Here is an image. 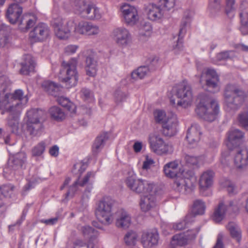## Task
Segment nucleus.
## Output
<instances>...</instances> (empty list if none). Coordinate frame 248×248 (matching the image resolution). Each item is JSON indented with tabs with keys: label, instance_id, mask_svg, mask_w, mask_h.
<instances>
[{
	"label": "nucleus",
	"instance_id": "nucleus-1",
	"mask_svg": "<svg viewBox=\"0 0 248 248\" xmlns=\"http://www.w3.org/2000/svg\"><path fill=\"white\" fill-rule=\"evenodd\" d=\"M10 84L6 76L0 77V110L2 114L9 113L7 124L12 132L16 133L18 131L20 117L27 106L29 97L21 89L10 93Z\"/></svg>",
	"mask_w": 248,
	"mask_h": 248
},
{
	"label": "nucleus",
	"instance_id": "nucleus-2",
	"mask_svg": "<svg viewBox=\"0 0 248 248\" xmlns=\"http://www.w3.org/2000/svg\"><path fill=\"white\" fill-rule=\"evenodd\" d=\"M225 109L227 111L237 110L244 102H248V95L245 94L237 86L228 84L224 92Z\"/></svg>",
	"mask_w": 248,
	"mask_h": 248
},
{
	"label": "nucleus",
	"instance_id": "nucleus-3",
	"mask_svg": "<svg viewBox=\"0 0 248 248\" xmlns=\"http://www.w3.org/2000/svg\"><path fill=\"white\" fill-rule=\"evenodd\" d=\"M199 102L196 111L197 114L205 121L212 122L215 120L219 112L217 102L210 98L205 93H201L198 96Z\"/></svg>",
	"mask_w": 248,
	"mask_h": 248
},
{
	"label": "nucleus",
	"instance_id": "nucleus-4",
	"mask_svg": "<svg viewBox=\"0 0 248 248\" xmlns=\"http://www.w3.org/2000/svg\"><path fill=\"white\" fill-rule=\"evenodd\" d=\"M125 183L131 190L136 193L156 194L157 191V186L154 182L145 179H137L136 174L133 171L128 172Z\"/></svg>",
	"mask_w": 248,
	"mask_h": 248
},
{
	"label": "nucleus",
	"instance_id": "nucleus-5",
	"mask_svg": "<svg viewBox=\"0 0 248 248\" xmlns=\"http://www.w3.org/2000/svg\"><path fill=\"white\" fill-rule=\"evenodd\" d=\"M77 63L78 61L76 58L62 62L59 79L67 88L74 87L77 84L78 77L77 69Z\"/></svg>",
	"mask_w": 248,
	"mask_h": 248
},
{
	"label": "nucleus",
	"instance_id": "nucleus-6",
	"mask_svg": "<svg viewBox=\"0 0 248 248\" xmlns=\"http://www.w3.org/2000/svg\"><path fill=\"white\" fill-rule=\"evenodd\" d=\"M172 90L179 100L176 102L173 97H171V105L177 108H187L192 105L194 99L192 89L187 82L183 81L174 87Z\"/></svg>",
	"mask_w": 248,
	"mask_h": 248
},
{
	"label": "nucleus",
	"instance_id": "nucleus-7",
	"mask_svg": "<svg viewBox=\"0 0 248 248\" xmlns=\"http://www.w3.org/2000/svg\"><path fill=\"white\" fill-rule=\"evenodd\" d=\"M22 13V8L17 4L13 3L9 5L7 10L6 16L9 21L12 24L18 21L19 29L25 31L34 25L36 20L33 16L26 15L18 20Z\"/></svg>",
	"mask_w": 248,
	"mask_h": 248
},
{
	"label": "nucleus",
	"instance_id": "nucleus-8",
	"mask_svg": "<svg viewBox=\"0 0 248 248\" xmlns=\"http://www.w3.org/2000/svg\"><path fill=\"white\" fill-rule=\"evenodd\" d=\"M148 142L151 151L157 155H170L173 152L171 144L165 141L162 137L157 133L149 135Z\"/></svg>",
	"mask_w": 248,
	"mask_h": 248
},
{
	"label": "nucleus",
	"instance_id": "nucleus-9",
	"mask_svg": "<svg viewBox=\"0 0 248 248\" xmlns=\"http://www.w3.org/2000/svg\"><path fill=\"white\" fill-rule=\"evenodd\" d=\"M95 214L98 220L102 224L108 225L112 222V203L108 198H103L98 202Z\"/></svg>",
	"mask_w": 248,
	"mask_h": 248
},
{
	"label": "nucleus",
	"instance_id": "nucleus-10",
	"mask_svg": "<svg viewBox=\"0 0 248 248\" xmlns=\"http://www.w3.org/2000/svg\"><path fill=\"white\" fill-rule=\"evenodd\" d=\"M232 211H237L242 206V202L238 199H235L229 202L225 199H221L218 204L215 208L212 216V219L216 222L221 221L225 217L228 210V207Z\"/></svg>",
	"mask_w": 248,
	"mask_h": 248
},
{
	"label": "nucleus",
	"instance_id": "nucleus-11",
	"mask_svg": "<svg viewBox=\"0 0 248 248\" xmlns=\"http://www.w3.org/2000/svg\"><path fill=\"white\" fill-rule=\"evenodd\" d=\"M27 156L25 153L20 152L10 156L8 167L3 170L4 176L9 180H11L16 173V171L19 170L26 163Z\"/></svg>",
	"mask_w": 248,
	"mask_h": 248
},
{
	"label": "nucleus",
	"instance_id": "nucleus-12",
	"mask_svg": "<svg viewBox=\"0 0 248 248\" xmlns=\"http://www.w3.org/2000/svg\"><path fill=\"white\" fill-rule=\"evenodd\" d=\"M194 15V11L192 9L186 10L184 14V16L180 25L179 37L176 42L173 45V50L176 54H178L183 49L182 38L186 32V29Z\"/></svg>",
	"mask_w": 248,
	"mask_h": 248
},
{
	"label": "nucleus",
	"instance_id": "nucleus-13",
	"mask_svg": "<svg viewBox=\"0 0 248 248\" xmlns=\"http://www.w3.org/2000/svg\"><path fill=\"white\" fill-rule=\"evenodd\" d=\"M163 172L165 175L170 178H177L181 175L187 176H193L192 170L187 169L186 166H180L178 160H174L166 164L163 167Z\"/></svg>",
	"mask_w": 248,
	"mask_h": 248
},
{
	"label": "nucleus",
	"instance_id": "nucleus-14",
	"mask_svg": "<svg viewBox=\"0 0 248 248\" xmlns=\"http://www.w3.org/2000/svg\"><path fill=\"white\" fill-rule=\"evenodd\" d=\"M110 36L119 46L123 47L127 46L132 43V37L130 31L123 26L114 28Z\"/></svg>",
	"mask_w": 248,
	"mask_h": 248
},
{
	"label": "nucleus",
	"instance_id": "nucleus-15",
	"mask_svg": "<svg viewBox=\"0 0 248 248\" xmlns=\"http://www.w3.org/2000/svg\"><path fill=\"white\" fill-rule=\"evenodd\" d=\"M199 78V82L201 84L204 80H205L206 85L210 92L216 93L219 91V77L214 69H204Z\"/></svg>",
	"mask_w": 248,
	"mask_h": 248
},
{
	"label": "nucleus",
	"instance_id": "nucleus-16",
	"mask_svg": "<svg viewBox=\"0 0 248 248\" xmlns=\"http://www.w3.org/2000/svg\"><path fill=\"white\" fill-rule=\"evenodd\" d=\"M76 23L74 20L66 21L62 19L56 20L54 24V31L55 35L60 39L65 40L71 35V28Z\"/></svg>",
	"mask_w": 248,
	"mask_h": 248
},
{
	"label": "nucleus",
	"instance_id": "nucleus-17",
	"mask_svg": "<svg viewBox=\"0 0 248 248\" xmlns=\"http://www.w3.org/2000/svg\"><path fill=\"white\" fill-rule=\"evenodd\" d=\"M122 17L124 23L128 26L135 25L140 19L138 10L136 7L124 3L120 6Z\"/></svg>",
	"mask_w": 248,
	"mask_h": 248
},
{
	"label": "nucleus",
	"instance_id": "nucleus-18",
	"mask_svg": "<svg viewBox=\"0 0 248 248\" xmlns=\"http://www.w3.org/2000/svg\"><path fill=\"white\" fill-rule=\"evenodd\" d=\"M100 32V28L98 25L84 21L76 23L74 30L75 35L81 34L87 36H96Z\"/></svg>",
	"mask_w": 248,
	"mask_h": 248
},
{
	"label": "nucleus",
	"instance_id": "nucleus-19",
	"mask_svg": "<svg viewBox=\"0 0 248 248\" xmlns=\"http://www.w3.org/2000/svg\"><path fill=\"white\" fill-rule=\"evenodd\" d=\"M147 18L153 21L161 20L165 15V10L158 3H150L145 8Z\"/></svg>",
	"mask_w": 248,
	"mask_h": 248
},
{
	"label": "nucleus",
	"instance_id": "nucleus-20",
	"mask_svg": "<svg viewBox=\"0 0 248 248\" xmlns=\"http://www.w3.org/2000/svg\"><path fill=\"white\" fill-rule=\"evenodd\" d=\"M192 176H187L185 175H181L177 177L173 183L174 189L182 194H186L192 190V183L190 178Z\"/></svg>",
	"mask_w": 248,
	"mask_h": 248
},
{
	"label": "nucleus",
	"instance_id": "nucleus-21",
	"mask_svg": "<svg viewBox=\"0 0 248 248\" xmlns=\"http://www.w3.org/2000/svg\"><path fill=\"white\" fill-rule=\"evenodd\" d=\"M159 235L155 230L144 231L140 236V243L144 248H152L156 246L158 242Z\"/></svg>",
	"mask_w": 248,
	"mask_h": 248
},
{
	"label": "nucleus",
	"instance_id": "nucleus-22",
	"mask_svg": "<svg viewBox=\"0 0 248 248\" xmlns=\"http://www.w3.org/2000/svg\"><path fill=\"white\" fill-rule=\"evenodd\" d=\"M49 34L48 26L43 23L37 24L30 33V38L32 42H41L46 39Z\"/></svg>",
	"mask_w": 248,
	"mask_h": 248
},
{
	"label": "nucleus",
	"instance_id": "nucleus-23",
	"mask_svg": "<svg viewBox=\"0 0 248 248\" xmlns=\"http://www.w3.org/2000/svg\"><path fill=\"white\" fill-rule=\"evenodd\" d=\"M156 194L145 195L140 198V206L142 212H147L157 208Z\"/></svg>",
	"mask_w": 248,
	"mask_h": 248
},
{
	"label": "nucleus",
	"instance_id": "nucleus-24",
	"mask_svg": "<svg viewBox=\"0 0 248 248\" xmlns=\"http://www.w3.org/2000/svg\"><path fill=\"white\" fill-rule=\"evenodd\" d=\"M244 138V133L238 129H232L228 134L226 146L229 149L236 147L240 144Z\"/></svg>",
	"mask_w": 248,
	"mask_h": 248
},
{
	"label": "nucleus",
	"instance_id": "nucleus-25",
	"mask_svg": "<svg viewBox=\"0 0 248 248\" xmlns=\"http://www.w3.org/2000/svg\"><path fill=\"white\" fill-rule=\"evenodd\" d=\"M70 4L77 13L85 17L93 3L90 0H74Z\"/></svg>",
	"mask_w": 248,
	"mask_h": 248
},
{
	"label": "nucleus",
	"instance_id": "nucleus-26",
	"mask_svg": "<svg viewBox=\"0 0 248 248\" xmlns=\"http://www.w3.org/2000/svg\"><path fill=\"white\" fill-rule=\"evenodd\" d=\"M95 176V172H88L83 178H78L74 184L70 186L69 191L66 194V198L72 197L78 186H83L88 183L92 182Z\"/></svg>",
	"mask_w": 248,
	"mask_h": 248
},
{
	"label": "nucleus",
	"instance_id": "nucleus-27",
	"mask_svg": "<svg viewBox=\"0 0 248 248\" xmlns=\"http://www.w3.org/2000/svg\"><path fill=\"white\" fill-rule=\"evenodd\" d=\"M178 121L176 115L174 114L169 117V119L162 125V131L167 136H173L177 132Z\"/></svg>",
	"mask_w": 248,
	"mask_h": 248
},
{
	"label": "nucleus",
	"instance_id": "nucleus-28",
	"mask_svg": "<svg viewBox=\"0 0 248 248\" xmlns=\"http://www.w3.org/2000/svg\"><path fill=\"white\" fill-rule=\"evenodd\" d=\"M44 112L39 109L31 108L27 110L23 118L25 124L39 123L42 122Z\"/></svg>",
	"mask_w": 248,
	"mask_h": 248
},
{
	"label": "nucleus",
	"instance_id": "nucleus-29",
	"mask_svg": "<svg viewBox=\"0 0 248 248\" xmlns=\"http://www.w3.org/2000/svg\"><path fill=\"white\" fill-rule=\"evenodd\" d=\"M131 224V217L125 210L121 209L116 214L115 225L119 228L126 229Z\"/></svg>",
	"mask_w": 248,
	"mask_h": 248
},
{
	"label": "nucleus",
	"instance_id": "nucleus-30",
	"mask_svg": "<svg viewBox=\"0 0 248 248\" xmlns=\"http://www.w3.org/2000/svg\"><path fill=\"white\" fill-rule=\"evenodd\" d=\"M201 134V128L197 124H193L188 128L186 139L191 147L197 145L200 140Z\"/></svg>",
	"mask_w": 248,
	"mask_h": 248
},
{
	"label": "nucleus",
	"instance_id": "nucleus-31",
	"mask_svg": "<svg viewBox=\"0 0 248 248\" xmlns=\"http://www.w3.org/2000/svg\"><path fill=\"white\" fill-rule=\"evenodd\" d=\"M214 172L211 170L203 171L199 179V185L201 191H205L210 188L213 184Z\"/></svg>",
	"mask_w": 248,
	"mask_h": 248
},
{
	"label": "nucleus",
	"instance_id": "nucleus-32",
	"mask_svg": "<svg viewBox=\"0 0 248 248\" xmlns=\"http://www.w3.org/2000/svg\"><path fill=\"white\" fill-rule=\"evenodd\" d=\"M235 166L238 168H242L248 164V149L243 148L237 151L234 158Z\"/></svg>",
	"mask_w": 248,
	"mask_h": 248
},
{
	"label": "nucleus",
	"instance_id": "nucleus-33",
	"mask_svg": "<svg viewBox=\"0 0 248 248\" xmlns=\"http://www.w3.org/2000/svg\"><path fill=\"white\" fill-rule=\"evenodd\" d=\"M57 102L67 109L70 117H73L76 115V106L68 98L60 96L57 98Z\"/></svg>",
	"mask_w": 248,
	"mask_h": 248
},
{
	"label": "nucleus",
	"instance_id": "nucleus-34",
	"mask_svg": "<svg viewBox=\"0 0 248 248\" xmlns=\"http://www.w3.org/2000/svg\"><path fill=\"white\" fill-rule=\"evenodd\" d=\"M10 28L2 24L0 25V47H8L10 46Z\"/></svg>",
	"mask_w": 248,
	"mask_h": 248
},
{
	"label": "nucleus",
	"instance_id": "nucleus-35",
	"mask_svg": "<svg viewBox=\"0 0 248 248\" xmlns=\"http://www.w3.org/2000/svg\"><path fill=\"white\" fill-rule=\"evenodd\" d=\"M24 59V62L21 64L20 72L22 74L27 75L33 71L36 63L34 59L30 55H25Z\"/></svg>",
	"mask_w": 248,
	"mask_h": 248
},
{
	"label": "nucleus",
	"instance_id": "nucleus-36",
	"mask_svg": "<svg viewBox=\"0 0 248 248\" xmlns=\"http://www.w3.org/2000/svg\"><path fill=\"white\" fill-rule=\"evenodd\" d=\"M85 68L88 76L94 77L96 75L97 63L93 56H89L86 58Z\"/></svg>",
	"mask_w": 248,
	"mask_h": 248
},
{
	"label": "nucleus",
	"instance_id": "nucleus-37",
	"mask_svg": "<svg viewBox=\"0 0 248 248\" xmlns=\"http://www.w3.org/2000/svg\"><path fill=\"white\" fill-rule=\"evenodd\" d=\"M27 133L31 137H38L42 133L43 123L25 124Z\"/></svg>",
	"mask_w": 248,
	"mask_h": 248
},
{
	"label": "nucleus",
	"instance_id": "nucleus-38",
	"mask_svg": "<svg viewBox=\"0 0 248 248\" xmlns=\"http://www.w3.org/2000/svg\"><path fill=\"white\" fill-rule=\"evenodd\" d=\"M41 86L44 91L54 96H56L57 93L61 89V87L59 84L50 80H44Z\"/></svg>",
	"mask_w": 248,
	"mask_h": 248
},
{
	"label": "nucleus",
	"instance_id": "nucleus-39",
	"mask_svg": "<svg viewBox=\"0 0 248 248\" xmlns=\"http://www.w3.org/2000/svg\"><path fill=\"white\" fill-rule=\"evenodd\" d=\"M173 113H166L162 109H156L153 112L154 118L155 123L162 125L166 122L172 115Z\"/></svg>",
	"mask_w": 248,
	"mask_h": 248
},
{
	"label": "nucleus",
	"instance_id": "nucleus-40",
	"mask_svg": "<svg viewBox=\"0 0 248 248\" xmlns=\"http://www.w3.org/2000/svg\"><path fill=\"white\" fill-rule=\"evenodd\" d=\"M232 238L239 243L241 239V231L239 226L234 222H229L226 226Z\"/></svg>",
	"mask_w": 248,
	"mask_h": 248
},
{
	"label": "nucleus",
	"instance_id": "nucleus-41",
	"mask_svg": "<svg viewBox=\"0 0 248 248\" xmlns=\"http://www.w3.org/2000/svg\"><path fill=\"white\" fill-rule=\"evenodd\" d=\"M152 33V27L150 23H145L142 25L139 29V36L140 39L143 41L148 40Z\"/></svg>",
	"mask_w": 248,
	"mask_h": 248
},
{
	"label": "nucleus",
	"instance_id": "nucleus-42",
	"mask_svg": "<svg viewBox=\"0 0 248 248\" xmlns=\"http://www.w3.org/2000/svg\"><path fill=\"white\" fill-rule=\"evenodd\" d=\"M108 137L105 134L97 137L93 145V152L94 154L98 153L103 147Z\"/></svg>",
	"mask_w": 248,
	"mask_h": 248
},
{
	"label": "nucleus",
	"instance_id": "nucleus-43",
	"mask_svg": "<svg viewBox=\"0 0 248 248\" xmlns=\"http://www.w3.org/2000/svg\"><path fill=\"white\" fill-rule=\"evenodd\" d=\"M49 113L52 119L57 121H61L65 118V114L59 107L53 106L49 109Z\"/></svg>",
	"mask_w": 248,
	"mask_h": 248
},
{
	"label": "nucleus",
	"instance_id": "nucleus-44",
	"mask_svg": "<svg viewBox=\"0 0 248 248\" xmlns=\"http://www.w3.org/2000/svg\"><path fill=\"white\" fill-rule=\"evenodd\" d=\"M102 16V12L94 4L92 6L85 18L92 20H98Z\"/></svg>",
	"mask_w": 248,
	"mask_h": 248
},
{
	"label": "nucleus",
	"instance_id": "nucleus-45",
	"mask_svg": "<svg viewBox=\"0 0 248 248\" xmlns=\"http://www.w3.org/2000/svg\"><path fill=\"white\" fill-rule=\"evenodd\" d=\"M188 235H189L188 233L186 235H184V233H181L174 235L170 242L171 245L175 247L183 246L187 244L188 243V239L186 238L185 236Z\"/></svg>",
	"mask_w": 248,
	"mask_h": 248
},
{
	"label": "nucleus",
	"instance_id": "nucleus-46",
	"mask_svg": "<svg viewBox=\"0 0 248 248\" xmlns=\"http://www.w3.org/2000/svg\"><path fill=\"white\" fill-rule=\"evenodd\" d=\"M138 239V233L133 231H129L125 234L124 237V241L128 246H134L136 244Z\"/></svg>",
	"mask_w": 248,
	"mask_h": 248
},
{
	"label": "nucleus",
	"instance_id": "nucleus-47",
	"mask_svg": "<svg viewBox=\"0 0 248 248\" xmlns=\"http://www.w3.org/2000/svg\"><path fill=\"white\" fill-rule=\"evenodd\" d=\"M46 149V143L41 141L33 147L31 150V155L33 157H42Z\"/></svg>",
	"mask_w": 248,
	"mask_h": 248
},
{
	"label": "nucleus",
	"instance_id": "nucleus-48",
	"mask_svg": "<svg viewBox=\"0 0 248 248\" xmlns=\"http://www.w3.org/2000/svg\"><path fill=\"white\" fill-rule=\"evenodd\" d=\"M206 206L204 202L201 200H196L193 205V212L195 214L202 215L204 214Z\"/></svg>",
	"mask_w": 248,
	"mask_h": 248
},
{
	"label": "nucleus",
	"instance_id": "nucleus-49",
	"mask_svg": "<svg viewBox=\"0 0 248 248\" xmlns=\"http://www.w3.org/2000/svg\"><path fill=\"white\" fill-rule=\"evenodd\" d=\"M149 73V69L148 67L141 66L132 73L131 77L134 79H141L147 75Z\"/></svg>",
	"mask_w": 248,
	"mask_h": 248
},
{
	"label": "nucleus",
	"instance_id": "nucleus-50",
	"mask_svg": "<svg viewBox=\"0 0 248 248\" xmlns=\"http://www.w3.org/2000/svg\"><path fill=\"white\" fill-rule=\"evenodd\" d=\"M82 232L83 235L87 238L92 239L98 235V231L93 229L89 226H85L82 228Z\"/></svg>",
	"mask_w": 248,
	"mask_h": 248
},
{
	"label": "nucleus",
	"instance_id": "nucleus-51",
	"mask_svg": "<svg viewBox=\"0 0 248 248\" xmlns=\"http://www.w3.org/2000/svg\"><path fill=\"white\" fill-rule=\"evenodd\" d=\"M193 216L191 214L187 215L185 220L181 221L172 224V228L176 231L181 230L186 227L187 223L191 221L190 219Z\"/></svg>",
	"mask_w": 248,
	"mask_h": 248
},
{
	"label": "nucleus",
	"instance_id": "nucleus-52",
	"mask_svg": "<svg viewBox=\"0 0 248 248\" xmlns=\"http://www.w3.org/2000/svg\"><path fill=\"white\" fill-rule=\"evenodd\" d=\"M186 163L190 165L198 166L203 163L202 157H196L189 155H186L185 156Z\"/></svg>",
	"mask_w": 248,
	"mask_h": 248
},
{
	"label": "nucleus",
	"instance_id": "nucleus-53",
	"mask_svg": "<svg viewBox=\"0 0 248 248\" xmlns=\"http://www.w3.org/2000/svg\"><path fill=\"white\" fill-rule=\"evenodd\" d=\"M238 120L240 125L246 130H248V112L245 111L240 113Z\"/></svg>",
	"mask_w": 248,
	"mask_h": 248
},
{
	"label": "nucleus",
	"instance_id": "nucleus-54",
	"mask_svg": "<svg viewBox=\"0 0 248 248\" xmlns=\"http://www.w3.org/2000/svg\"><path fill=\"white\" fill-rule=\"evenodd\" d=\"M15 190V186L11 184L3 185L0 188V191L5 197H11Z\"/></svg>",
	"mask_w": 248,
	"mask_h": 248
},
{
	"label": "nucleus",
	"instance_id": "nucleus-55",
	"mask_svg": "<svg viewBox=\"0 0 248 248\" xmlns=\"http://www.w3.org/2000/svg\"><path fill=\"white\" fill-rule=\"evenodd\" d=\"M233 53V51H231L220 52L217 55L214 62L218 64L219 62L226 60L230 58Z\"/></svg>",
	"mask_w": 248,
	"mask_h": 248
},
{
	"label": "nucleus",
	"instance_id": "nucleus-56",
	"mask_svg": "<svg viewBox=\"0 0 248 248\" xmlns=\"http://www.w3.org/2000/svg\"><path fill=\"white\" fill-rule=\"evenodd\" d=\"M74 248H97V247L91 242L86 243L81 240L78 239L74 243Z\"/></svg>",
	"mask_w": 248,
	"mask_h": 248
},
{
	"label": "nucleus",
	"instance_id": "nucleus-57",
	"mask_svg": "<svg viewBox=\"0 0 248 248\" xmlns=\"http://www.w3.org/2000/svg\"><path fill=\"white\" fill-rule=\"evenodd\" d=\"M175 0H159L158 4L165 10H170L175 5Z\"/></svg>",
	"mask_w": 248,
	"mask_h": 248
},
{
	"label": "nucleus",
	"instance_id": "nucleus-58",
	"mask_svg": "<svg viewBox=\"0 0 248 248\" xmlns=\"http://www.w3.org/2000/svg\"><path fill=\"white\" fill-rule=\"evenodd\" d=\"M86 169V165L81 162L76 163L72 170V172L75 174H80Z\"/></svg>",
	"mask_w": 248,
	"mask_h": 248
},
{
	"label": "nucleus",
	"instance_id": "nucleus-59",
	"mask_svg": "<svg viewBox=\"0 0 248 248\" xmlns=\"http://www.w3.org/2000/svg\"><path fill=\"white\" fill-rule=\"evenodd\" d=\"M240 23L242 24V30L245 33L247 32L245 30L244 23H248V10H243L239 14Z\"/></svg>",
	"mask_w": 248,
	"mask_h": 248
},
{
	"label": "nucleus",
	"instance_id": "nucleus-60",
	"mask_svg": "<svg viewBox=\"0 0 248 248\" xmlns=\"http://www.w3.org/2000/svg\"><path fill=\"white\" fill-rule=\"evenodd\" d=\"M128 95L126 93L121 91H117L115 93V99L117 104H119L125 101Z\"/></svg>",
	"mask_w": 248,
	"mask_h": 248
},
{
	"label": "nucleus",
	"instance_id": "nucleus-61",
	"mask_svg": "<svg viewBox=\"0 0 248 248\" xmlns=\"http://www.w3.org/2000/svg\"><path fill=\"white\" fill-rule=\"evenodd\" d=\"M155 163L154 160L152 157L146 155L145 157V160L143 162L142 169L143 170H148L154 165Z\"/></svg>",
	"mask_w": 248,
	"mask_h": 248
},
{
	"label": "nucleus",
	"instance_id": "nucleus-62",
	"mask_svg": "<svg viewBox=\"0 0 248 248\" xmlns=\"http://www.w3.org/2000/svg\"><path fill=\"white\" fill-rule=\"evenodd\" d=\"M221 185L223 187L227 188V190L229 194H233L235 191V188L232 182L229 180L226 179L222 183Z\"/></svg>",
	"mask_w": 248,
	"mask_h": 248
},
{
	"label": "nucleus",
	"instance_id": "nucleus-63",
	"mask_svg": "<svg viewBox=\"0 0 248 248\" xmlns=\"http://www.w3.org/2000/svg\"><path fill=\"white\" fill-rule=\"evenodd\" d=\"M221 0H210L209 4V8L213 12L218 11L221 9Z\"/></svg>",
	"mask_w": 248,
	"mask_h": 248
},
{
	"label": "nucleus",
	"instance_id": "nucleus-64",
	"mask_svg": "<svg viewBox=\"0 0 248 248\" xmlns=\"http://www.w3.org/2000/svg\"><path fill=\"white\" fill-rule=\"evenodd\" d=\"M226 0V7L225 9L226 14L229 16H233V15L232 13L233 9V5L234 4V0Z\"/></svg>",
	"mask_w": 248,
	"mask_h": 248
}]
</instances>
